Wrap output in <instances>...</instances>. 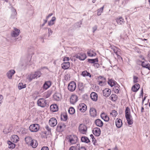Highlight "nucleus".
<instances>
[{"label":"nucleus","mask_w":150,"mask_h":150,"mask_svg":"<svg viewBox=\"0 0 150 150\" xmlns=\"http://www.w3.org/2000/svg\"><path fill=\"white\" fill-rule=\"evenodd\" d=\"M57 124V121L55 118H52L49 121V125L52 127H54Z\"/></svg>","instance_id":"nucleus-9"},{"label":"nucleus","mask_w":150,"mask_h":150,"mask_svg":"<svg viewBox=\"0 0 150 150\" xmlns=\"http://www.w3.org/2000/svg\"><path fill=\"white\" fill-rule=\"evenodd\" d=\"M142 66L144 68L148 69L149 70H150V67L149 65L147 64L146 62H142Z\"/></svg>","instance_id":"nucleus-40"},{"label":"nucleus","mask_w":150,"mask_h":150,"mask_svg":"<svg viewBox=\"0 0 150 150\" xmlns=\"http://www.w3.org/2000/svg\"><path fill=\"white\" fill-rule=\"evenodd\" d=\"M98 79L99 80H101L104 81H105V79L104 78V77L102 76H99L98 77Z\"/></svg>","instance_id":"nucleus-57"},{"label":"nucleus","mask_w":150,"mask_h":150,"mask_svg":"<svg viewBox=\"0 0 150 150\" xmlns=\"http://www.w3.org/2000/svg\"><path fill=\"white\" fill-rule=\"evenodd\" d=\"M50 110L53 112L57 111L58 110L57 105L56 104L51 105L50 106Z\"/></svg>","instance_id":"nucleus-23"},{"label":"nucleus","mask_w":150,"mask_h":150,"mask_svg":"<svg viewBox=\"0 0 150 150\" xmlns=\"http://www.w3.org/2000/svg\"><path fill=\"white\" fill-rule=\"evenodd\" d=\"M108 83L111 87L115 86L117 84L116 82L112 79H109L108 81Z\"/></svg>","instance_id":"nucleus-30"},{"label":"nucleus","mask_w":150,"mask_h":150,"mask_svg":"<svg viewBox=\"0 0 150 150\" xmlns=\"http://www.w3.org/2000/svg\"><path fill=\"white\" fill-rule=\"evenodd\" d=\"M106 115V114L105 113L103 112L101 114L100 117L102 119H103L105 117L104 116H105Z\"/></svg>","instance_id":"nucleus-61"},{"label":"nucleus","mask_w":150,"mask_h":150,"mask_svg":"<svg viewBox=\"0 0 150 150\" xmlns=\"http://www.w3.org/2000/svg\"><path fill=\"white\" fill-rule=\"evenodd\" d=\"M53 97L54 99L56 101H59L61 98V95L58 93H55Z\"/></svg>","instance_id":"nucleus-28"},{"label":"nucleus","mask_w":150,"mask_h":150,"mask_svg":"<svg viewBox=\"0 0 150 150\" xmlns=\"http://www.w3.org/2000/svg\"><path fill=\"white\" fill-rule=\"evenodd\" d=\"M81 141L82 142L88 143L90 142L88 138L86 137H82L81 138Z\"/></svg>","instance_id":"nucleus-39"},{"label":"nucleus","mask_w":150,"mask_h":150,"mask_svg":"<svg viewBox=\"0 0 150 150\" xmlns=\"http://www.w3.org/2000/svg\"><path fill=\"white\" fill-rule=\"evenodd\" d=\"M104 6L97 10V15L98 16L101 15L104 8Z\"/></svg>","instance_id":"nucleus-45"},{"label":"nucleus","mask_w":150,"mask_h":150,"mask_svg":"<svg viewBox=\"0 0 150 150\" xmlns=\"http://www.w3.org/2000/svg\"><path fill=\"white\" fill-rule=\"evenodd\" d=\"M103 96L107 97L110 94L111 90L108 88H106L103 91Z\"/></svg>","instance_id":"nucleus-12"},{"label":"nucleus","mask_w":150,"mask_h":150,"mask_svg":"<svg viewBox=\"0 0 150 150\" xmlns=\"http://www.w3.org/2000/svg\"><path fill=\"white\" fill-rule=\"evenodd\" d=\"M53 31H52V30L50 28H48V33L49 37L51 35Z\"/></svg>","instance_id":"nucleus-54"},{"label":"nucleus","mask_w":150,"mask_h":150,"mask_svg":"<svg viewBox=\"0 0 150 150\" xmlns=\"http://www.w3.org/2000/svg\"><path fill=\"white\" fill-rule=\"evenodd\" d=\"M78 87L79 90L83 91L84 88L83 83H82L79 82L78 84Z\"/></svg>","instance_id":"nucleus-41"},{"label":"nucleus","mask_w":150,"mask_h":150,"mask_svg":"<svg viewBox=\"0 0 150 150\" xmlns=\"http://www.w3.org/2000/svg\"><path fill=\"white\" fill-rule=\"evenodd\" d=\"M90 115L92 117H95L97 115V112L95 109L93 108H91L90 110Z\"/></svg>","instance_id":"nucleus-20"},{"label":"nucleus","mask_w":150,"mask_h":150,"mask_svg":"<svg viewBox=\"0 0 150 150\" xmlns=\"http://www.w3.org/2000/svg\"><path fill=\"white\" fill-rule=\"evenodd\" d=\"M77 146L79 147V148L78 149V150H86V148L84 147L81 146L80 147L79 144H78Z\"/></svg>","instance_id":"nucleus-53"},{"label":"nucleus","mask_w":150,"mask_h":150,"mask_svg":"<svg viewBox=\"0 0 150 150\" xmlns=\"http://www.w3.org/2000/svg\"><path fill=\"white\" fill-rule=\"evenodd\" d=\"M139 88V85L138 83H136L132 87V90L133 92H136L138 91Z\"/></svg>","instance_id":"nucleus-27"},{"label":"nucleus","mask_w":150,"mask_h":150,"mask_svg":"<svg viewBox=\"0 0 150 150\" xmlns=\"http://www.w3.org/2000/svg\"><path fill=\"white\" fill-rule=\"evenodd\" d=\"M77 137L75 135H70L69 136V140L71 144L76 143L77 141Z\"/></svg>","instance_id":"nucleus-7"},{"label":"nucleus","mask_w":150,"mask_h":150,"mask_svg":"<svg viewBox=\"0 0 150 150\" xmlns=\"http://www.w3.org/2000/svg\"><path fill=\"white\" fill-rule=\"evenodd\" d=\"M54 24V23L53 21L50 20V21L48 22V25L50 26L53 25Z\"/></svg>","instance_id":"nucleus-60"},{"label":"nucleus","mask_w":150,"mask_h":150,"mask_svg":"<svg viewBox=\"0 0 150 150\" xmlns=\"http://www.w3.org/2000/svg\"><path fill=\"white\" fill-rule=\"evenodd\" d=\"M11 140L14 143H16L19 140V138L18 136L16 135H12L11 137Z\"/></svg>","instance_id":"nucleus-21"},{"label":"nucleus","mask_w":150,"mask_h":150,"mask_svg":"<svg viewBox=\"0 0 150 150\" xmlns=\"http://www.w3.org/2000/svg\"><path fill=\"white\" fill-rule=\"evenodd\" d=\"M125 117L132 116L130 114V109L128 107H127L125 110Z\"/></svg>","instance_id":"nucleus-33"},{"label":"nucleus","mask_w":150,"mask_h":150,"mask_svg":"<svg viewBox=\"0 0 150 150\" xmlns=\"http://www.w3.org/2000/svg\"><path fill=\"white\" fill-rule=\"evenodd\" d=\"M97 26L96 25L94 26L92 28L93 32L94 33L95 31L97 30Z\"/></svg>","instance_id":"nucleus-58"},{"label":"nucleus","mask_w":150,"mask_h":150,"mask_svg":"<svg viewBox=\"0 0 150 150\" xmlns=\"http://www.w3.org/2000/svg\"><path fill=\"white\" fill-rule=\"evenodd\" d=\"M69 150H76V149L75 146H72L70 148Z\"/></svg>","instance_id":"nucleus-63"},{"label":"nucleus","mask_w":150,"mask_h":150,"mask_svg":"<svg viewBox=\"0 0 150 150\" xmlns=\"http://www.w3.org/2000/svg\"><path fill=\"white\" fill-rule=\"evenodd\" d=\"M32 57L29 56L27 59L25 57H22L20 60V64L22 66H25L27 64L30 65L29 63Z\"/></svg>","instance_id":"nucleus-1"},{"label":"nucleus","mask_w":150,"mask_h":150,"mask_svg":"<svg viewBox=\"0 0 150 150\" xmlns=\"http://www.w3.org/2000/svg\"><path fill=\"white\" fill-rule=\"evenodd\" d=\"M12 129V127L11 125L6 126L3 130V132L4 134H7L11 132Z\"/></svg>","instance_id":"nucleus-11"},{"label":"nucleus","mask_w":150,"mask_h":150,"mask_svg":"<svg viewBox=\"0 0 150 150\" xmlns=\"http://www.w3.org/2000/svg\"><path fill=\"white\" fill-rule=\"evenodd\" d=\"M33 140L32 138L30 137H27L25 138V140L26 143L28 145L30 144Z\"/></svg>","instance_id":"nucleus-38"},{"label":"nucleus","mask_w":150,"mask_h":150,"mask_svg":"<svg viewBox=\"0 0 150 150\" xmlns=\"http://www.w3.org/2000/svg\"><path fill=\"white\" fill-rule=\"evenodd\" d=\"M26 87L25 84H23L22 83H20L18 85V88L19 89L21 90L23 88H25Z\"/></svg>","instance_id":"nucleus-43"},{"label":"nucleus","mask_w":150,"mask_h":150,"mask_svg":"<svg viewBox=\"0 0 150 150\" xmlns=\"http://www.w3.org/2000/svg\"><path fill=\"white\" fill-rule=\"evenodd\" d=\"M104 118L103 119L106 122H108L109 121V118L108 116L106 115L105 116H104Z\"/></svg>","instance_id":"nucleus-55"},{"label":"nucleus","mask_w":150,"mask_h":150,"mask_svg":"<svg viewBox=\"0 0 150 150\" xmlns=\"http://www.w3.org/2000/svg\"><path fill=\"white\" fill-rule=\"evenodd\" d=\"M87 54L88 56L91 57H94L96 55V53L93 51L91 50L87 51Z\"/></svg>","instance_id":"nucleus-32"},{"label":"nucleus","mask_w":150,"mask_h":150,"mask_svg":"<svg viewBox=\"0 0 150 150\" xmlns=\"http://www.w3.org/2000/svg\"><path fill=\"white\" fill-rule=\"evenodd\" d=\"M75 109L72 107L70 108L69 109V113L71 115L74 114L75 113Z\"/></svg>","instance_id":"nucleus-46"},{"label":"nucleus","mask_w":150,"mask_h":150,"mask_svg":"<svg viewBox=\"0 0 150 150\" xmlns=\"http://www.w3.org/2000/svg\"><path fill=\"white\" fill-rule=\"evenodd\" d=\"M51 85V82L50 81L45 82L43 86L44 89L46 90L48 89Z\"/></svg>","instance_id":"nucleus-25"},{"label":"nucleus","mask_w":150,"mask_h":150,"mask_svg":"<svg viewBox=\"0 0 150 150\" xmlns=\"http://www.w3.org/2000/svg\"><path fill=\"white\" fill-rule=\"evenodd\" d=\"M41 150H49V149L47 147L43 146Z\"/></svg>","instance_id":"nucleus-64"},{"label":"nucleus","mask_w":150,"mask_h":150,"mask_svg":"<svg viewBox=\"0 0 150 150\" xmlns=\"http://www.w3.org/2000/svg\"><path fill=\"white\" fill-rule=\"evenodd\" d=\"M66 127V125L64 123L58 124L57 127V129L59 132L64 130Z\"/></svg>","instance_id":"nucleus-16"},{"label":"nucleus","mask_w":150,"mask_h":150,"mask_svg":"<svg viewBox=\"0 0 150 150\" xmlns=\"http://www.w3.org/2000/svg\"><path fill=\"white\" fill-rule=\"evenodd\" d=\"M90 137L92 139V141L93 142V144L95 145L96 141L95 140V139L94 136L92 134H91L90 135Z\"/></svg>","instance_id":"nucleus-50"},{"label":"nucleus","mask_w":150,"mask_h":150,"mask_svg":"<svg viewBox=\"0 0 150 150\" xmlns=\"http://www.w3.org/2000/svg\"><path fill=\"white\" fill-rule=\"evenodd\" d=\"M62 67L64 69H67L70 67V63L68 62H64L62 64Z\"/></svg>","instance_id":"nucleus-19"},{"label":"nucleus","mask_w":150,"mask_h":150,"mask_svg":"<svg viewBox=\"0 0 150 150\" xmlns=\"http://www.w3.org/2000/svg\"><path fill=\"white\" fill-rule=\"evenodd\" d=\"M77 96L75 95H72L70 98V102L72 104H74L77 101Z\"/></svg>","instance_id":"nucleus-14"},{"label":"nucleus","mask_w":150,"mask_h":150,"mask_svg":"<svg viewBox=\"0 0 150 150\" xmlns=\"http://www.w3.org/2000/svg\"><path fill=\"white\" fill-rule=\"evenodd\" d=\"M33 148H36L38 145L37 141L35 139H33L30 144Z\"/></svg>","instance_id":"nucleus-29"},{"label":"nucleus","mask_w":150,"mask_h":150,"mask_svg":"<svg viewBox=\"0 0 150 150\" xmlns=\"http://www.w3.org/2000/svg\"><path fill=\"white\" fill-rule=\"evenodd\" d=\"M27 79L29 81H31L33 79H34L32 74L29 75L27 77Z\"/></svg>","instance_id":"nucleus-48"},{"label":"nucleus","mask_w":150,"mask_h":150,"mask_svg":"<svg viewBox=\"0 0 150 150\" xmlns=\"http://www.w3.org/2000/svg\"><path fill=\"white\" fill-rule=\"evenodd\" d=\"M76 88V83L73 81H72L70 82L68 87V90L71 92H73L74 91Z\"/></svg>","instance_id":"nucleus-6"},{"label":"nucleus","mask_w":150,"mask_h":150,"mask_svg":"<svg viewBox=\"0 0 150 150\" xmlns=\"http://www.w3.org/2000/svg\"><path fill=\"white\" fill-rule=\"evenodd\" d=\"M75 57L80 60L83 61L87 58L86 54L83 52H79L75 55Z\"/></svg>","instance_id":"nucleus-3"},{"label":"nucleus","mask_w":150,"mask_h":150,"mask_svg":"<svg viewBox=\"0 0 150 150\" xmlns=\"http://www.w3.org/2000/svg\"><path fill=\"white\" fill-rule=\"evenodd\" d=\"M13 143L12 142L8 141L7 142V144L8 145V147L9 148L13 149L15 147L16 145Z\"/></svg>","instance_id":"nucleus-36"},{"label":"nucleus","mask_w":150,"mask_h":150,"mask_svg":"<svg viewBox=\"0 0 150 150\" xmlns=\"http://www.w3.org/2000/svg\"><path fill=\"white\" fill-rule=\"evenodd\" d=\"M87 109L86 105L84 103H81L79 104L78 109L81 112H84Z\"/></svg>","instance_id":"nucleus-15"},{"label":"nucleus","mask_w":150,"mask_h":150,"mask_svg":"<svg viewBox=\"0 0 150 150\" xmlns=\"http://www.w3.org/2000/svg\"><path fill=\"white\" fill-rule=\"evenodd\" d=\"M98 84L100 86H103L104 84V83L105 82V81L104 80H100L98 81Z\"/></svg>","instance_id":"nucleus-52"},{"label":"nucleus","mask_w":150,"mask_h":150,"mask_svg":"<svg viewBox=\"0 0 150 150\" xmlns=\"http://www.w3.org/2000/svg\"><path fill=\"white\" fill-rule=\"evenodd\" d=\"M69 60V58L68 57H64V58L63 61L64 62L67 61L68 62Z\"/></svg>","instance_id":"nucleus-62"},{"label":"nucleus","mask_w":150,"mask_h":150,"mask_svg":"<svg viewBox=\"0 0 150 150\" xmlns=\"http://www.w3.org/2000/svg\"><path fill=\"white\" fill-rule=\"evenodd\" d=\"M116 21L117 24L119 25H122L124 23V19L121 17L117 18Z\"/></svg>","instance_id":"nucleus-31"},{"label":"nucleus","mask_w":150,"mask_h":150,"mask_svg":"<svg viewBox=\"0 0 150 150\" xmlns=\"http://www.w3.org/2000/svg\"><path fill=\"white\" fill-rule=\"evenodd\" d=\"M110 114L112 115L113 116L115 117L117 115V111L115 110H113L112 112H111Z\"/></svg>","instance_id":"nucleus-49"},{"label":"nucleus","mask_w":150,"mask_h":150,"mask_svg":"<svg viewBox=\"0 0 150 150\" xmlns=\"http://www.w3.org/2000/svg\"><path fill=\"white\" fill-rule=\"evenodd\" d=\"M12 11V13L11 16V18L12 19H14L15 18L17 13L16 10L12 6L11 8Z\"/></svg>","instance_id":"nucleus-18"},{"label":"nucleus","mask_w":150,"mask_h":150,"mask_svg":"<svg viewBox=\"0 0 150 150\" xmlns=\"http://www.w3.org/2000/svg\"><path fill=\"white\" fill-rule=\"evenodd\" d=\"M118 97L115 94H112L110 97V99L112 101H115L117 99Z\"/></svg>","instance_id":"nucleus-34"},{"label":"nucleus","mask_w":150,"mask_h":150,"mask_svg":"<svg viewBox=\"0 0 150 150\" xmlns=\"http://www.w3.org/2000/svg\"><path fill=\"white\" fill-rule=\"evenodd\" d=\"M93 132V134L97 136H99L100 134V129L98 127L94 128Z\"/></svg>","instance_id":"nucleus-17"},{"label":"nucleus","mask_w":150,"mask_h":150,"mask_svg":"<svg viewBox=\"0 0 150 150\" xmlns=\"http://www.w3.org/2000/svg\"><path fill=\"white\" fill-rule=\"evenodd\" d=\"M37 104L38 106L42 108H44L47 105L46 100L43 98H40L37 101Z\"/></svg>","instance_id":"nucleus-2"},{"label":"nucleus","mask_w":150,"mask_h":150,"mask_svg":"<svg viewBox=\"0 0 150 150\" xmlns=\"http://www.w3.org/2000/svg\"><path fill=\"white\" fill-rule=\"evenodd\" d=\"M91 99L94 101H96L97 100L98 95L95 92H92L90 95Z\"/></svg>","instance_id":"nucleus-22"},{"label":"nucleus","mask_w":150,"mask_h":150,"mask_svg":"<svg viewBox=\"0 0 150 150\" xmlns=\"http://www.w3.org/2000/svg\"><path fill=\"white\" fill-rule=\"evenodd\" d=\"M95 123L97 126L100 127H102L103 125V122L99 119H97L95 120Z\"/></svg>","instance_id":"nucleus-26"},{"label":"nucleus","mask_w":150,"mask_h":150,"mask_svg":"<svg viewBox=\"0 0 150 150\" xmlns=\"http://www.w3.org/2000/svg\"><path fill=\"white\" fill-rule=\"evenodd\" d=\"M20 32V30L17 29L16 28H14V30L11 33V36L12 37L16 38L18 36Z\"/></svg>","instance_id":"nucleus-10"},{"label":"nucleus","mask_w":150,"mask_h":150,"mask_svg":"<svg viewBox=\"0 0 150 150\" xmlns=\"http://www.w3.org/2000/svg\"><path fill=\"white\" fill-rule=\"evenodd\" d=\"M34 79L37 78L38 77H40L41 75V73L40 71H37L35 72L34 74H32Z\"/></svg>","instance_id":"nucleus-35"},{"label":"nucleus","mask_w":150,"mask_h":150,"mask_svg":"<svg viewBox=\"0 0 150 150\" xmlns=\"http://www.w3.org/2000/svg\"><path fill=\"white\" fill-rule=\"evenodd\" d=\"M115 124L117 127L118 128H120L122 125V122L121 120L120 119H117L115 120Z\"/></svg>","instance_id":"nucleus-24"},{"label":"nucleus","mask_w":150,"mask_h":150,"mask_svg":"<svg viewBox=\"0 0 150 150\" xmlns=\"http://www.w3.org/2000/svg\"><path fill=\"white\" fill-rule=\"evenodd\" d=\"M79 130L80 133L86 134L87 132V128L86 125L83 124H81L79 127Z\"/></svg>","instance_id":"nucleus-5"},{"label":"nucleus","mask_w":150,"mask_h":150,"mask_svg":"<svg viewBox=\"0 0 150 150\" xmlns=\"http://www.w3.org/2000/svg\"><path fill=\"white\" fill-rule=\"evenodd\" d=\"M111 49L117 55V57L118 59L121 58L122 59V58L120 56V50L116 47H111Z\"/></svg>","instance_id":"nucleus-8"},{"label":"nucleus","mask_w":150,"mask_h":150,"mask_svg":"<svg viewBox=\"0 0 150 150\" xmlns=\"http://www.w3.org/2000/svg\"><path fill=\"white\" fill-rule=\"evenodd\" d=\"M15 73V71L14 70L11 69L6 73V76L8 78L10 79H12V76Z\"/></svg>","instance_id":"nucleus-13"},{"label":"nucleus","mask_w":150,"mask_h":150,"mask_svg":"<svg viewBox=\"0 0 150 150\" xmlns=\"http://www.w3.org/2000/svg\"><path fill=\"white\" fill-rule=\"evenodd\" d=\"M138 78L136 76H133V82L134 83H137L138 82Z\"/></svg>","instance_id":"nucleus-51"},{"label":"nucleus","mask_w":150,"mask_h":150,"mask_svg":"<svg viewBox=\"0 0 150 150\" xmlns=\"http://www.w3.org/2000/svg\"><path fill=\"white\" fill-rule=\"evenodd\" d=\"M88 62L91 63L93 64L95 63L96 62H98V59L97 58L95 59H88Z\"/></svg>","instance_id":"nucleus-42"},{"label":"nucleus","mask_w":150,"mask_h":150,"mask_svg":"<svg viewBox=\"0 0 150 150\" xmlns=\"http://www.w3.org/2000/svg\"><path fill=\"white\" fill-rule=\"evenodd\" d=\"M126 118L127 120V123L129 125H131L133 124V120L132 116L126 117Z\"/></svg>","instance_id":"nucleus-37"},{"label":"nucleus","mask_w":150,"mask_h":150,"mask_svg":"<svg viewBox=\"0 0 150 150\" xmlns=\"http://www.w3.org/2000/svg\"><path fill=\"white\" fill-rule=\"evenodd\" d=\"M61 120L64 121H66L67 119V115H63L61 117Z\"/></svg>","instance_id":"nucleus-47"},{"label":"nucleus","mask_w":150,"mask_h":150,"mask_svg":"<svg viewBox=\"0 0 150 150\" xmlns=\"http://www.w3.org/2000/svg\"><path fill=\"white\" fill-rule=\"evenodd\" d=\"M115 90V93H119L120 88H119V86L118 85L116 84L115 86V87L113 88Z\"/></svg>","instance_id":"nucleus-44"},{"label":"nucleus","mask_w":150,"mask_h":150,"mask_svg":"<svg viewBox=\"0 0 150 150\" xmlns=\"http://www.w3.org/2000/svg\"><path fill=\"white\" fill-rule=\"evenodd\" d=\"M87 71H83L81 75L83 77H85L86 76V74L87 73Z\"/></svg>","instance_id":"nucleus-56"},{"label":"nucleus","mask_w":150,"mask_h":150,"mask_svg":"<svg viewBox=\"0 0 150 150\" xmlns=\"http://www.w3.org/2000/svg\"><path fill=\"white\" fill-rule=\"evenodd\" d=\"M93 66H94L96 68H98V67H99L100 66L99 64L98 63L96 62H95V63L93 64Z\"/></svg>","instance_id":"nucleus-59"},{"label":"nucleus","mask_w":150,"mask_h":150,"mask_svg":"<svg viewBox=\"0 0 150 150\" xmlns=\"http://www.w3.org/2000/svg\"><path fill=\"white\" fill-rule=\"evenodd\" d=\"M29 129L31 132H36L39 129V126L38 124H33L30 126Z\"/></svg>","instance_id":"nucleus-4"}]
</instances>
